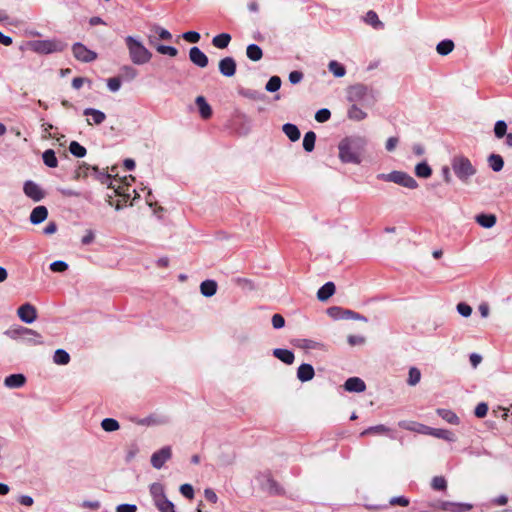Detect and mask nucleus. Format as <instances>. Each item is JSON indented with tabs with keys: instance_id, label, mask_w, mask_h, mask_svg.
<instances>
[{
	"instance_id": "1a4fd4ad",
	"label": "nucleus",
	"mask_w": 512,
	"mask_h": 512,
	"mask_svg": "<svg viewBox=\"0 0 512 512\" xmlns=\"http://www.w3.org/2000/svg\"><path fill=\"white\" fill-rule=\"evenodd\" d=\"M17 315L22 322L31 324L37 319V310L32 304L25 303L18 308Z\"/></svg>"
},
{
	"instance_id": "9b49d317",
	"label": "nucleus",
	"mask_w": 512,
	"mask_h": 512,
	"mask_svg": "<svg viewBox=\"0 0 512 512\" xmlns=\"http://www.w3.org/2000/svg\"><path fill=\"white\" fill-rule=\"evenodd\" d=\"M23 191L25 195L31 198L33 201L38 202L44 198V192L38 184L28 180L24 183Z\"/></svg>"
},
{
	"instance_id": "f704fd0d",
	"label": "nucleus",
	"mask_w": 512,
	"mask_h": 512,
	"mask_svg": "<svg viewBox=\"0 0 512 512\" xmlns=\"http://www.w3.org/2000/svg\"><path fill=\"white\" fill-rule=\"evenodd\" d=\"M415 174L419 178H428L432 174V169L426 162H421L415 166Z\"/></svg>"
},
{
	"instance_id": "09e8293b",
	"label": "nucleus",
	"mask_w": 512,
	"mask_h": 512,
	"mask_svg": "<svg viewBox=\"0 0 512 512\" xmlns=\"http://www.w3.org/2000/svg\"><path fill=\"white\" fill-rule=\"evenodd\" d=\"M447 482L443 476H435L431 481V487L434 490L441 491L446 488Z\"/></svg>"
},
{
	"instance_id": "423d86ee",
	"label": "nucleus",
	"mask_w": 512,
	"mask_h": 512,
	"mask_svg": "<svg viewBox=\"0 0 512 512\" xmlns=\"http://www.w3.org/2000/svg\"><path fill=\"white\" fill-rule=\"evenodd\" d=\"M377 178L386 182H393L408 189H416L418 187L417 181L408 173L403 171H392L390 173H381Z\"/></svg>"
},
{
	"instance_id": "864d4df0",
	"label": "nucleus",
	"mask_w": 512,
	"mask_h": 512,
	"mask_svg": "<svg viewBox=\"0 0 512 512\" xmlns=\"http://www.w3.org/2000/svg\"><path fill=\"white\" fill-rule=\"evenodd\" d=\"M50 269L53 272H64L68 269V264L65 261L57 260L50 264Z\"/></svg>"
},
{
	"instance_id": "79ce46f5",
	"label": "nucleus",
	"mask_w": 512,
	"mask_h": 512,
	"mask_svg": "<svg viewBox=\"0 0 512 512\" xmlns=\"http://www.w3.org/2000/svg\"><path fill=\"white\" fill-rule=\"evenodd\" d=\"M281 78L279 76H272L265 85V89L267 92L273 93L280 89L281 87Z\"/></svg>"
},
{
	"instance_id": "72a5a7b5",
	"label": "nucleus",
	"mask_w": 512,
	"mask_h": 512,
	"mask_svg": "<svg viewBox=\"0 0 512 512\" xmlns=\"http://www.w3.org/2000/svg\"><path fill=\"white\" fill-rule=\"evenodd\" d=\"M316 134L313 131H309L304 135L303 148L307 152H312L315 147Z\"/></svg>"
},
{
	"instance_id": "bb28decb",
	"label": "nucleus",
	"mask_w": 512,
	"mask_h": 512,
	"mask_svg": "<svg viewBox=\"0 0 512 512\" xmlns=\"http://www.w3.org/2000/svg\"><path fill=\"white\" fill-rule=\"evenodd\" d=\"M335 293V285L333 282L325 283L317 292V298L320 301L328 300Z\"/></svg>"
},
{
	"instance_id": "6e6552de",
	"label": "nucleus",
	"mask_w": 512,
	"mask_h": 512,
	"mask_svg": "<svg viewBox=\"0 0 512 512\" xmlns=\"http://www.w3.org/2000/svg\"><path fill=\"white\" fill-rule=\"evenodd\" d=\"M171 456V448L169 446H165L152 454L151 464L154 468L161 469L165 462L171 458Z\"/></svg>"
},
{
	"instance_id": "412c9836",
	"label": "nucleus",
	"mask_w": 512,
	"mask_h": 512,
	"mask_svg": "<svg viewBox=\"0 0 512 512\" xmlns=\"http://www.w3.org/2000/svg\"><path fill=\"white\" fill-rule=\"evenodd\" d=\"M26 382V378L23 374H11L4 380L6 387L15 389L22 387Z\"/></svg>"
},
{
	"instance_id": "13d9d810",
	"label": "nucleus",
	"mask_w": 512,
	"mask_h": 512,
	"mask_svg": "<svg viewBox=\"0 0 512 512\" xmlns=\"http://www.w3.org/2000/svg\"><path fill=\"white\" fill-rule=\"evenodd\" d=\"M365 20L374 27L381 25L378 15L374 11L367 12Z\"/></svg>"
},
{
	"instance_id": "b1692460",
	"label": "nucleus",
	"mask_w": 512,
	"mask_h": 512,
	"mask_svg": "<svg viewBox=\"0 0 512 512\" xmlns=\"http://www.w3.org/2000/svg\"><path fill=\"white\" fill-rule=\"evenodd\" d=\"M150 494L152 496L154 505L167 498L165 495L164 486L157 482L150 485Z\"/></svg>"
},
{
	"instance_id": "473e14b6",
	"label": "nucleus",
	"mask_w": 512,
	"mask_h": 512,
	"mask_svg": "<svg viewBox=\"0 0 512 512\" xmlns=\"http://www.w3.org/2000/svg\"><path fill=\"white\" fill-rule=\"evenodd\" d=\"M42 159L44 164L50 168H55L58 166L57 157L52 149L44 151L42 154Z\"/></svg>"
},
{
	"instance_id": "603ef678",
	"label": "nucleus",
	"mask_w": 512,
	"mask_h": 512,
	"mask_svg": "<svg viewBox=\"0 0 512 512\" xmlns=\"http://www.w3.org/2000/svg\"><path fill=\"white\" fill-rule=\"evenodd\" d=\"M331 117V112L330 110L326 109V108H322L320 110H318L315 114V120L319 123H324L326 121H328Z\"/></svg>"
},
{
	"instance_id": "cd10ccee",
	"label": "nucleus",
	"mask_w": 512,
	"mask_h": 512,
	"mask_svg": "<svg viewBox=\"0 0 512 512\" xmlns=\"http://www.w3.org/2000/svg\"><path fill=\"white\" fill-rule=\"evenodd\" d=\"M217 283L214 280H205L200 284V292L205 297H212L216 294Z\"/></svg>"
},
{
	"instance_id": "c03bdc74",
	"label": "nucleus",
	"mask_w": 512,
	"mask_h": 512,
	"mask_svg": "<svg viewBox=\"0 0 512 512\" xmlns=\"http://www.w3.org/2000/svg\"><path fill=\"white\" fill-rule=\"evenodd\" d=\"M420 379H421L420 370L417 369L416 367H411L409 369V376H408L407 383L410 386H415L416 384H418L420 382Z\"/></svg>"
},
{
	"instance_id": "2eb2a0df",
	"label": "nucleus",
	"mask_w": 512,
	"mask_h": 512,
	"mask_svg": "<svg viewBox=\"0 0 512 512\" xmlns=\"http://www.w3.org/2000/svg\"><path fill=\"white\" fill-rule=\"evenodd\" d=\"M83 114L85 116L90 117V118L87 119L88 125H93V124L100 125L106 119V115H105L104 112H102L100 110H97V109H94V108H86V109H84Z\"/></svg>"
},
{
	"instance_id": "6ab92c4d",
	"label": "nucleus",
	"mask_w": 512,
	"mask_h": 512,
	"mask_svg": "<svg viewBox=\"0 0 512 512\" xmlns=\"http://www.w3.org/2000/svg\"><path fill=\"white\" fill-rule=\"evenodd\" d=\"M48 210L45 206L35 207L30 214V222L34 225L40 224L46 220Z\"/></svg>"
},
{
	"instance_id": "a211bd4d",
	"label": "nucleus",
	"mask_w": 512,
	"mask_h": 512,
	"mask_svg": "<svg viewBox=\"0 0 512 512\" xmlns=\"http://www.w3.org/2000/svg\"><path fill=\"white\" fill-rule=\"evenodd\" d=\"M169 423V418L167 416H159V415H150L139 420L138 424L144 426H160L166 425Z\"/></svg>"
},
{
	"instance_id": "49530a36",
	"label": "nucleus",
	"mask_w": 512,
	"mask_h": 512,
	"mask_svg": "<svg viewBox=\"0 0 512 512\" xmlns=\"http://www.w3.org/2000/svg\"><path fill=\"white\" fill-rule=\"evenodd\" d=\"M160 512H176L174 504L165 498L155 505Z\"/></svg>"
},
{
	"instance_id": "bf43d9fd",
	"label": "nucleus",
	"mask_w": 512,
	"mask_h": 512,
	"mask_svg": "<svg viewBox=\"0 0 512 512\" xmlns=\"http://www.w3.org/2000/svg\"><path fill=\"white\" fill-rule=\"evenodd\" d=\"M153 30L155 31V33L158 34L159 38L162 40H171L172 38V34L165 28L155 26Z\"/></svg>"
},
{
	"instance_id": "5fc2aeb1",
	"label": "nucleus",
	"mask_w": 512,
	"mask_h": 512,
	"mask_svg": "<svg viewBox=\"0 0 512 512\" xmlns=\"http://www.w3.org/2000/svg\"><path fill=\"white\" fill-rule=\"evenodd\" d=\"M183 39L189 43H197L200 40V34L196 31H188L183 33Z\"/></svg>"
},
{
	"instance_id": "9d476101",
	"label": "nucleus",
	"mask_w": 512,
	"mask_h": 512,
	"mask_svg": "<svg viewBox=\"0 0 512 512\" xmlns=\"http://www.w3.org/2000/svg\"><path fill=\"white\" fill-rule=\"evenodd\" d=\"M18 332L20 333V339L27 344L39 345L43 343L42 336L35 330L19 327Z\"/></svg>"
},
{
	"instance_id": "c756f323",
	"label": "nucleus",
	"mask_w": 512,
	"mask_h": 512,
	"mask_svg": "<svg viewBox=\"0 0 512 512\" xmlns=\"http://www.w3.org/2000/svg\"><path fill=\"white\" fill-rule=\"evenodd\" d=\"M231 41V35L228 33H221L213 37L212 45L218 49H225Z\"/></svg>"
},
{
	"instance_id": "0e129e2a",
	"label": "nucleus",
	"mask_w": 512,
	"mask_h": 512,
	"mask_svg": "<svg viewBox=\"0 0 512 512\" xmlns=\"http://www.w3.org/2000/svg\"><path fill=\"white\" fill-rule=\"evenodd\" d=\"M82 508L97 510L100 508L101 504L98 500H84L81 505Z\"/></svg>"
},
{
	"instance_id": "de8ad7c7",
	"label": "nucleus",
	"mask_w": 512,
	"mask_h": 512,
	"mask_svg": "<svg viewBox=\"0 0 512 512\" xmlns=\"http://www.w3.org/2000/svg\"><path fill=\"white\" fill-rule=\"evenodd\" d=\"M156 50L160 54L169 55L171 57H175L178 54V50L173 46L159 44L156 46Z\"/></svg>"
},
{
	"instance_id": "a18cd8bd",
	"label": "nucleus",
	"mask_w": 512,
	"mask_h": 512,
	"mask_svg": "<svg viewBox=\"0 0 512 512\" xmlns=\"http://www.w3.org/2000/svg\"><path fill=\"white\" fill-rule=\"evenodd\" d=\"M456 310L464 318H468L472 314V307L466 302H459L456 306Z\"/></svg>"
},
{
	"instance_id": "393cba45",
	"label": "nucleus",
	"mask_w": 512,
	"mask_h": 512,
	"mask_svg": "<svg viewBox=\"0 0 512 512\" xmlns=\"http://www.w3.org/2000/svg\"><path fill=\"white\" fill-rule=\"evenodd\" d=\"M347 117L353 121H362L367 117V113L358 104L351 103L347 111Z\"/></svg>"
},
{
	"instance_id": "8fccbe9b",
	"label": "nucleus",
	"mask_w": 512,
	"mask_h": 512,
	"mask_svg": "<svg viewBox=\"0 0 512 512\" xmlns=\"http://www.w3.org/2000/svg\"><path fill=\"white\" fill-rule=\"evenodd\" d=\"M488 410L489 406L486 402H479L474 409V415L477 418H484L487 415Z\"/></svg>"
},
{
	"instance_id": "e2e57ef3",
	"label": "nucleus",
	"mask_w": 512,
	"mask_h": 512,
	"mask_svg": "<svg viewBox=\"0 0 512 512\" xmlns=\"http://www.w3.org/2000/svg\"><path fill=\"white\" fill-rule=\"evenodd\" d=\"M271 322H272V326L275 329H280V328L284 327V325H285V319L280 314H274L272 316Z\"/></svg>"
},
{
	"instance_id": "a878e982",
	"label": "nucleus",
	"mask_w": 512,
	"mask_h": 512,
	"mask_svg": "<svg viewBox=\"0 0 512 512\" xmlns=\"http://www.w3.org/2000/svg\"><path fill=\"white\" fill-rule=\"evenodd\" d=\"M195 102L199 109L201 117L204 119L210 118L212 115V109L211 106L205 100V98L203 96H198Z\"/></svg>"
},
{
	"instance_id": "37998d69",
	"label": "nucleus",
	"mask_w": 512,
	"mask_h": 512,
	"mask_svg": "<svg viewBox=\"0 0 512 512\" xmlns=\"http://www.w3.org/2000/svg\"><path fill=\"white\" fill-rule=\"evenodd\" d=\"M390 431V429L388 427H386L385 425H376V426H371L367 429H365L362 433H361V436H365V435H368V434H386Z\"/></svg>"
},
{
	"instance_id": "4468645a",
	"label": "nucleus",
	"mask_w": 512,
	"mask_h": 512,
	"mask_svg": "<svg viewBox=\"0 0 512 512\" xmlns=\"http://www.w3.org/2000/svg\"><path fill=\"white\" fill-rule=\"evenodd\" d=\"M219 71L225 77H232L236 73V62L232 57H225L219 61Z\"/></svg>"
},
{
	"instance_id": "6e6d98bb",
	"label": "nucleus",
	"mask_w": 512,
	"mask_h": 512,
	"mask_svg": "<svg viewBox=\"0 0 512 512\" xmlns=\"http://www.w3.org/2000/svg\"><path fill=\"white\" fill-rule=\"evenodd\" d=\"M108 89L111 92H117L121 87V81L118 77H112L107 80Z\"/></svg>"
},
{
	"instance_id": "aec40b11",
	"label": "nucleus",
	"mask_w": 512,
	"mask_h": 512,
	"mask_svg": "<svg viewBox=\"0 0 512 512\" xmlns=\"http://www.w3.org/2000/svg\"><path fill=\"white\" fill-rule=\"evenodd\" d=\"M399 426L405 430L417 432L424 435H427L428 431H430V427L418 422L401 421L399 422Z\"/></svg>"
},
{
	"instance_id": "58836bf2",
	"label": "nucleus",
	"mask_w": 512,
	"mask_h": 512,
	"mask_svg": "<svg viewBox=\"0 0 512 512\" xmlns=\"http://www.w3.org/2000/svg\"><path fill=\"white\" fill-rule=\"evenodd\" d=\"M69 151L72 155L78 158L84 157L87 153L86 148L79 144L77 141H72L70 143Z\"/></svg>"
},
{
	"instance_id": "052dcab7",
	"label": "nucleus",
	"mask_w": 512,
	"mask_h": 512,
	"mask_svg": "<svg viewBox=\"0 0 512 512\" xmlns=\"http://www.w3.org/2000/svg\"><path fill=\"white\" fill-rule=\"evenodd\" d=\"M427 435H431L436 438H441V439H445V440L448 439V432L444 429H437V428L430 427V431H428Z\"/></svg>"
},
{
	"instance_id": "f8f14e48",
	"label": "nucleus",
	"mask_w": 512,
	"mask_h": 512,
	"mask_svg": "<svg viewBox=\"0 0 512 512\" xmlns=\"http://www.w3.org/2000/svg\"><path fill=\"white\" fill-rule=\"evenodd\" d=\"M189 59L194 65H196L200 68H205L209 63V60H208V57L206 56V54L200 48H198L196 46L190 48Z\"/></svg>"
},
{
	"instance_id": "4d7b16f0",
	"label": "nucleus",
	"mask_w": 512,
	"mask_h": 512,
	"mask_svg": "<svg viewBox=\"0 0 512 512\" xmlns=\"http://www.w3.org/2000/svg\"><path fill=\"white\" fill-rule=\"evenodd\" d=\"M342 313H343L342 318L360 320V321H364V322L367 321L366 317H364L356 312H353L351 310H344Z\"/></svg>"
},
{
	"instance_id": "dca6fc26",
	"label": "nucleus",
	"mask_w": 512,
	"mask_h": 512,
	"mask_svg": "<svg viewBox=\"0 0 512 512\" xmlns=\"http://www.w3.org/2000/svg\"><path fill=\"white\" fill-rule=\"evenodd\" d=\"M344 388L348 392H363L366 389L365 382L359 377H350L344 383Z\"/></svg>"
},
{
	"instance_id": "a19ab883",
	"label": "nucleus",
	"mask_w": 512,
	"mask_h": 512,
	"mask_svg": "<svg viewBox=\"0 0 512 512\" xmlns=\"http://www.w3.org/2000/svg\"><path fill=\"white\" fill-rule=\"evenodd\" d=\"M120 71H121V76L127 81H131V80L135 79L138 75L137 70L130 65L122 66Z\"/></svg>"
},
{
	"instance_id": "2f4dec72",
	"label": "nucleus",
	"mask_w": 512,
	"mask_h": 512,
	"mask_svg": "<svg viewBox=\"0 0 512 512\" xmlns=\"http://www.w3.org/2000/svg\"><path fill=\"white\" fill-rule=\"evenodd\" d=\"M328 70L337 78H341L346 74L345 67L336 60H332L329 62Z\"/></svg>"
},
{
	"instance_id": "774afa93",
	"label": "nucleus",
	"mask_w": 512,
	"mask_h": 512,
	"mask_svg": "<svg viewBox=\"0 0 512 512\" xmlns=\"http://www.w3.org/2000/svg\"><path fill=\"white\" fill-rule=\"evenodd\" d=\"M303 79V73L300 71H292L289 74V81L291 84H298Z\"/></svg>"
},
{
	"instance_id": "ddd939ff",
	"label": "nucleus",
	"mask_w": 512,
	"mask_h": 512,
	"mask_svg": "<svg viewBox=\"0 0 512 512\" xmlns=\"http://www.w3.org/2000/svg\"><path fill=\"white\" fill-rule=\"evenodd\" d=\"M474 219L479 226L485 229H490L497 223V217L493 213L481 212L476 214Z\"/></svg>"
},
{
	"instance_id": "5701e85b",
	"label": "nucleus",
	"mask_w": 512,
	"mask_h": 512,
	"mask_svg": "<svg viewBox=\"0 0 512 512\" xmlns=\"http://www.w3.org/2000/svg\"><path fill=\"white\" fill-rule=\"evenodd\" d=\"M487 162L493 172H500L504 167V159L497 153H491L487 158Z\"/></svg>"
},
{
	"instance_id": "3c124183",
	"label": "nucleus",
	"mask_w": 512,
	"mask_h": 512,
	"mask_svg": "<svg viewBox=\"0 0 512 512\" xmlns=\"http://www.w3.org/2000/svg\"><path fill=\"white\" fill-rule=\"evenodd\" d=\"M239 94L252 100H260L264 97V95H261L259 92L251 89H242L239 91Z\"/></svg>"
},
{
	"instance_id": "4be33fe9",
	"label": "nucleus",
	"mask_w": 512,
	"mask_h": 512,
	"mask_svg": "<svg viewBox=\"0 0 512 512\" xmlns=\"http://www.w3.org/2000/svg\"><path fill=\"white\" fill-rule=\"evenodd\" d=\"M273 355L287 365H291L295 359L294 353L288 349L275 348Z\"/></svg>"
},
{
	"instance_id": "f03ea898",
	"label": "nucleus",
	"mask_w": 512,
	"mask_h": 512,
	"mask_svg": "<svg viewBox=\"0 0 512 512\" xmlns=\"http://www.w3.org/2000/svg\"><path fill=\"white\" fill-rule=\"evenodd\" d=\"M125 44L129 52L130 60L135 65H143L148 63L152 58V53L143 45V43L133 37L127 36Z\"/></svg>"
},
{
	"instance_id": "69168bd1",
	"label": "nucleus",
	"mask_w": 512,
	"mask_h": 512,
	"mask_svg": "<svg viewBox=\"0 0 512 512\" xmlns=\"http://www.w3.org/2000/svg\"><path fill=\"white\" fill-rule=\"evenodd\" d=\"M94 239H95L94 231L91 229H88V230H86L85 235L82 237L81 243L83 245H89L94 241Z\"/></svg>"
},
{
	"instance_id": "ea45409f",
	"label": "nucleus",
	"mask_w": 512,
	"mask_h": 512,
	"mask_svg": "<svg viewBox=\"0 0 512 512\" xmlns=\"http://www.w3.org/2000/svg\"><path fill=\"white\" fill-rule=\"evenodd\" d=\"M120 427L117 420L113 418H105L101 422V428L106 432H114Z\"/></svg>"
},
{
	"instance_id": "4c0bfd02",
	"label": "nucleus",
	"mask_w": 512,
	"mask_h": 512,
	"mask_svg": "<svg viewBox=\"0 0 512 512\" xmlns=\"http://www.w3.org/2000/svg\"><path fill=\"white\" fill-rule=\"evenodd\" d=\"M507 123L504 120L496 121L494 125V135L497 139H502L506 137L509 133H507Z\"/></svg>"
},
{
	"instance_id": "338daca9",
	"label": "nucleus",
	"mask_w": 512,
	"mask_h": 512,
	"mask_svg": "<svg viewBox=\"0 0 512 512\" xmlns=\"http://www.w3.org/2000/svg\"><path fill=\"white\" fill-rule=\"evenodd\" d=\"M137 506L134 504H120L116 507V512H136Z\"/></svg>"
},
{
	"instance_id": "f3484780",
	"label": "nucleus",
	"mask_w": 512,
	"mask_h": 512,
	"mask_svg": "<svg viewBox=\"0 0 512 512\" xmlns=\"http://www.w3.org/2000/svg\"><path fill=\"white\" fill-rule=\"evenodd\" d=\"M315 371L312 365L303 363L298 367L297 378L301 382H307L313 379Z\"/></svg>"
},
{
	"instance_id": "680f3d73",
	"label": "nucleus",
	"mask_w": 512,
	"mask_h": 512,
	"mask_svg": "<svg viewBox=\"0 0 512 512\" xmlns=\"http://www.w3.org/2000/svg\"><path fill=\"white\" fill-rule=\"evenodd\" d=\"M180 492L184 497L188 499H192L194 497V490L190 484H182L180 486Z\"/></svg>"
},
{
	"instance_id": "39448f33",
	"label": "nucleus",
	"mask_w": 512,
	"mask_h": 512,
	"mask_svg": "<svg viewBox=\"0 0 512 512\" xmlns=\"http://www.w3.org/2000/svg\"><path fill=\"white\" fill-rule=\"evenodd\" d=\"M30 49L38 54L62 52L67 44L59 39L34 40L29 42Z\"/></svg>"
},
{
	"instance_id": "7c9ffc66",
	"label": "nucleus",
	"mask_w": 512,
	"mask_h": 512,
	"mask_svg": "<svg viewBox=\"0 0 512 512\" xmlns=\"http://www.w3.org/2000/svg\"><path fill=\"white\" fill-rule=\"evenodd\" d=\"M284 134L292 141L295 142L300 138V131L298 127L291 123H286L282 127Z\"/></svg>"
},
{
	"instance_id": "c9c22d12",
	"label": "nucleus",
	"mask_w": 512,
	"mask_h": 512,
	"mask_svg": "<svg viewBox=\"0 0 512 512\" xmlns=\"http://www.w3.org/2000/svg\"><path fill=\"white\" fill-rule=\"evenodd\" d=\"M473 507L471 503L450 501V512H469Z\"/></svg>"
},
{
	"instance_id": "7ed1b4c3",
	"label": "nucleus",
	"mask_w": 512,
	"mask_h": 512,
	"mask_svg": "<svg viewBox=\"0 0 512 512\" xmlns=\"http://www.w3.org/2000/svg\"><path fill=\"white\" fill-rule=\"evenodd\" d=\"M347 99L350 103L362 106H372L375 102L373 91L363 84H356L349 87Z\"/></svg>"
},
{
	"instance_id": "c85d7f7f",
	"label": "nucleus",
	"mask_w": 512,
	"mask_h": 512,
	"mask_svg": "<svg viewBox=\"0 0 512 512\" xmlns=\"http://www.w3.org/2000/svg\"><path fill=\"white\" fill-rule=\"evenodd\" d=\"M246 56L251 61L257 62L262 59L263 51L257 44H250L246 48Z\"/></svg>"
},
{
	"instance_id": "f257e3e1",
	"label": "nucleus",
	"mask_w": 512,
	"mask_h": 512,
	"mask_svg": "<svg viewBox=\"0 0 512 512\" xmlns=\"http://www.w3.org/2000/svg\"><path fill=\"white\" fill-rule=\"evenodd\" d=\"M451 169L455 177L463 184H468L477 173L476 167L464 155H455L451 160Z\"/></svg>"
},
{
	"instance_id": "20e7f679",
	"label": "nucleus",
	"mask_w": 512,
	"mask_h": 512,
	"mask_svg": "<svg viewBox=\"0 0 512 512\" xmlns=\"http://www.w3.org/2000/svg\"><path fill=\"white\" fill-rule=\"evenodd\" d=\"M339 158L343 163L360 164L361 156L356 140L344 139L339 143Z\"/></svg>"
},
{
	"instance_id": "e433bc0d",
	"label": "nucleus",
	"mask_w": 512,
	"mask_h": 512,
	"mask_svg": "<svg viewBox=\"0 0 512 512\" xmlns=\"http://www.w3.org/2000/svg\"><path fill=\"white\" fill-rule=\"evenodd\" d=\"M53 361L58 365H66L70 361V355L64 349H57L54 353Z\"/></svg>"
},
{
	"instance_id": "0eeeda50",
	"label": "nucleus",
	"mask_w": 512,
	"mask_h": 512,
	"mask_svg": "<svg viewBox=\"0 0 512 512\" xmlns=\"http://www.w3.org/2000/svg\"><path fill=\"white\" fill-rule=\"evenodd\" d=\"M72 52L77 60L85 63L92 62L97 58L96 52L88 49L85 45L79 42L72 46Z\"/></svg>"
}]
</instances>
